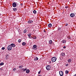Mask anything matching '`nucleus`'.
Segmentation results:
<instances>
[{
    "instance_id": "nucleus-1",
    "label": "nucleus",
    "mask_w": 76,
    "mask_h": 76,
    "mask_svg": "<svg viewBox=\"0 0 76 76\" xmlns=\"http://www.w3.org/2000/svg\"><path fill=\"white\" fill-rule=\"evenodd\" d=\"M51 60L53 62H55L57 60V58L56 57H53L51 58Z\"/></svg>"
},
{
    "instance_id": "nucleus-2",
    "label": "nucleus",
    "mask_w": 76,
    "mask_h": 76,
    "mask_svg": "<svg viewBox=\"0 0 76 76\" xmlns=\"http://www.w3.org/2000/svg\"><path fill=\"white\" fill-rule=\"evenodd\" d=\"M46 68L47 70L50 71V69H51V66H50V65H48L46 66Z\"/></svg>"
},
{
    "instance_id": "nucleus-3",
    "label": "nucleus",
    "mask_w": 76,
    "mask_h": 76,
    "mask_svg": "<svg viewBox=\"0 0 76 76\" xmlns=\"http://www.w3.org/2000/svg\"><path fill=\"white\" fill-rule=\"evenodd\" d=\"M12 46L10 45H8V46L7 47V49L9 51H10V50H12Z\"/></svg>"
},
{
    "instance_id": "nucleus-4",
    "label": "nucleus",
    "mask_w": 76,
    "mask_h": 76,
    "mask_svg": "<svg viewBox=\"0 0 76 76\" xmlns=\"http://www.w3.org/2000/svg\"><path fill=\"white\" fill-rule=\"evenodd\" d=\"M59 73L60 76H63V71H59Z\"/></svg>"
},
{
    "instance_id": "nucleus-5",
    "label": "nucleus",
    "mask_w": 76,
    "mask_h": 76,
    "mask_svg": "<svg viewBox=\"0 0 76 76\" xmlns=\"http://www.w3.org/2000/svg\"><path fill=\"white\" fill-rule=\"evenodd\" d=\"M17 5V4H16L15 2H14L12 4V6L13 7H16Z\"/></svg>"
},
{
    "instance_id": "nucleus-6",
    "label": "nucleus",
    "mask_w": 76,
    "mask_h": 76,
    "mask_svg": "<svg viewBox=\"0 0 76 76\" xmlns=\"http://www.w3.org/2000/svg\"><path fill=\"white\" fill-rule=\"evenodd\" d=\"M75 16V14L74 13H72L70 14V16L71 18L73 17V16Z\"/></svg>"
},
{
    "instance_id": "nucleus-7",
    "label": "nucleus",
    "mask_w": 76,
    "mask_h": 76,
    "mask_svg": "<svg viewBox=\"0 0 76 76\" xmlns=\"http://www.w3.org/2000/svg\"><path fill=\"white\" fill-rule=\"evenodd\" d=\"M10 45L11 46V47H15L16 45L15 44L13 43H12L10 44Z\"/></svg>"
},
{
    "instance_id": "nucleus-8",
    "label": "nucleus",
    "mask_w": 76,
    "mask_h": 76,
    "mask_svg": "<svg viewBox=\"0 0 76 76\" xmlns=\"http://www.w3.org/2000/svg\"><path fill=\"white\" fill-rule=\"evenodd\" d=\"M38 60V58L37 57V56H35L34 58V61H37V60Z\"/></svg>"
},
{
    "instance_id": "nucleus-9",
    "label": "nucleus",
    "mask_w": 76,
    "mask_h": 76,
    "mask_svg": "<svg viewBox=\"0 0 76 76\" xmlns=\"http://www.w3.org/2000/svg\"><path fill=\"white\" fill-rule=\"evenodd\" d=\"M28 23L29 24L32 23H33V21L32 20H29L28 21Z\"/></svg>"
},
{
    "instance_id": "nucleus-10",
    "label": "nucleus",
    "mask_w": 76,
    "mask_h": 76,
    "mask_svg": "<svg viewBox=\"0 0 76 76\" xmlns=\"http://www.w3.org/2000/svg\"><path fill=\"white\" fill-rule=\"evenodd\" d=\"M31 34L30 33L29 34H28V36L29 37V38H32V37L31 36Z\"/></svg>"
},
{
    "instance_id": "nucleus-11",
    "label": "nucleus",
    "mask_w": 76,
    "mask_h": 76,
    "mask_svg": "<svg viewBox=\"0 0 76 76\" xmlns=\"http://www.w3.org/2000/svg\"><path fill=\"white\" fill-rule=\"evenodd\" d=\"M49 28H51L52 26V24L51 23H49L48 25Z\"/></svg>"
},
{
    "instance_id": "nucleus-12",
    "label": "nucleus",
    "mask_w": 76,
    "mask_h": 76,
    "mask_svg": "<svg viewBox=\"0 0 76 76\" xmlns=\"http://www.w3.org/2000/svg\"><path fill=\"white\" fill-rule=\"evenodd\" d=\"M26 72L27 73H29L30 72V71H29V69H27L26 70Z\"/></svg>"
},
{
    "instance_id": "nucleus-13",
    "label": "nucleus",
    "mask_w": 76,
    "mask_h": 76,
    "mask_svg": "<svg viewBox=\"0 0 76 76\" xmlns=\"http://www.w3.org/2000/svg\"><path fill=\"white\" fill-rule=\"evenodd\" d=\"M13 10H14V12H16V11H17V8H13Z\"/></svg>"
},
{
    "instance_id": "nucleus-14",
    "label": "nucleus",
    "mask_w": 76,
    "mask_h": 76,
    "mask_svg": "<svg viewBox=\"0 0 76 76\" xmlns=\"http://www.w3.org/2000/svg\"><path fill=\"white\" fill-rule=\"evenodd\" d=\"M52 42H53L52 40H50L49 41V44H52Z\"/></svg>"
},
{
    "instance_id": "nucleus-15",
    "label": "nucleus",
    "mask_w": 76,
    "mask_h": 76,
    "mask_svg": "<svg viewBox=\"0 0 76 76\" xmlns=\"http://www.w3.org/2000/svg\"><path fill=\"white\" fill-rule=\"evenodd\" d=\"M67 38L69 40L70 39H71V37H70V36H69L67 37Z\"/></svg>"
},
{
    "instance_id": "nucleus-16",
    "label": "nucleus",
    "mask_w": 76,
    "mask_h": 76,
    "mask_svg": "<svg viewBox=\"0 0 76 76\" xmlns=\"http://www.w3.org/2000/svg\"><path fill=\"white\" fill-rule=\"evenodd\" d=\"M61 55L62 56H65V53H61Z\"/></svg>"
},
{
    "instance_id": "nucleus-17",
    "label": "nucleus",
    "mask_w": 76,
    "mask_h": 76,
    "mask_svg": "<svg viewBox=\"0 0 76 76\" xmlns=\"http://www.w3.org/2000/svg\"><path fill=\"white\" fill-rule=\"evenodd\" d=\"M62 42L64 44H66V40H63L62 41Z\"/></svg>"
},
{
    "instance_id": "nucleus-18",
    "label": "nucleus",
    "mask_w": 76,
    "mask_h": 76,
    "mask_svg": "<svg viewBox=\"0 0 76 76\" xmlns=\"http://www.w3.org/2000/svg\"><path fill=\"white\" fill-rule=\"evenodd\" d=\"M68 63H70L72 61V60L71 59H69L68 61Z\"/></svg>"
},
{
    "instance_id": "nucleus-19",
    "label": "nucleus",
    "mask_w": 76,
    "mask_h": 76,
    "mask_svg": "<svg viewBox=\"0 0 76 76\" xmlns=\"http://www.w3.org/2000/svg\"><path fill=\"white\" fill-rule=\"evenodd\" d=\"M22 44L23 45H24V46H25V45L26 44V43H25V42H23L22 43Z\"/></svg>"
},
{
    "instance_id": "nucleus-20",
    "label": "nucleus",
    "mask_w": 76,
    "mask_h": 76,
    "mask_svg": "<svg viewBox=\"0 0 76 76\" xmlns=\"http://www.w3.org/2000/svg\"><path fill=\"white\" fill-rule=\"evenodd\" d=\"M27 31V30L26 29H25L23 31V33H26V32Z\"/></svg>"
},
{
    "instance_id": "nucleus-21",
    "label": "nucleus",
    "mask_w": 76,
    "mask_h": 76,
    "mask_svg": "<svg viewBox=\"0 0 76 76\" xmlns=\"http://www.w3.org/2000/svg\"><path fill=\"white\" fill-rule=\"evenodd\" d=\"M65 73L66 74H68V73H69V71H68V70H66Z\"/></svg>"
},
{
    "instance_id": "nucleus-22",
    "label": "nucleus",
    "mask_w": 76,
    "mask_h": 76,
    "mask_svg": "<svg viewBox=\"0 0 76 76\" xmlns=\"http://www.w3.org/2000/svg\"><path fill=\"white\" fill-rule=\"evenodd\" d=\"M33 12L34 13V14H35L37 13V11H36V10H34V11H33Z\"/></svg>"
},
{
    "instance_id": "nucleus-23",
    "label": "nucleus",
    "mask_w": 76,
    "mask_h": 76,
    "mask_svg": "<svg viewBox=\"0 0 76 76\" xmlns=\"http://www.w3.org/2000/svg\"><path fill=\"white\" fill-rule=\"evenodd\" d=\"M37 37H36V36H34L33 37H32V38L33 39H35Z\"/></svg>"
},
{
    "instance_id": "nucleus-24",
    "label": "nucleus",
    "mask_w": 76,
    "mask_h": 76,
    "mask_svg": "<svg viewBox=\"0 0 76 76\" xmlns=\"http://www.w3.org/2000/svg\"><path fill=\"white\" fill-rule=\"evenodd\" d=\"M4 64V63H3V62L1 63L0 64V65L1 66H3V65Z\"/></svg>"
},
{
    "instance_id": "nucleus-25",
    "label": "nucleus",
    "mask_w": 76,
    "mask_h": 76,
    "mask_svg": "<svg viewBox=\"0 0 76 76\" xmlns=\"http://www.w3.org/2000/svg\"><path fill=\"white\" fill-rule=\"evenodd\" d=\"M27 70V68H26L25 69H24L23 70V71L24 72H25V71H26V70Z\"/></svg>"
},
{
    "instance_id": "nucleus-26",
    "label": "nucleus",
    "mask_w": 76,
    "mask_h": 76,
    "mask_svg": "<svg viewBox=\"0 0 76 76\" xmlns=\"http://www.w3.org/2000/svg\"><path fill=\"white\" fill-rule=\"evenodd\" d=\"M18 42H21V40L20 39H19L18 40Z\"/></svg>"
},
{
    "instance_id": "nucleus-27",
    "label": "nucleus",
    "mask_w": 76,
    "mask_h": 76,
    "mask_svg": "<svg viewBox=\"0 0 76 76\" xmlns=\"http://www.w3.org/2000/svg\"><path fill=\"white\" fill-rule=\"evenodd\" d=\"M2 50H4L5 49V48L4 47H2L1 48Z\"/></svg>"
},
{
    "instance_id": "nucleus-28",
    "label": "nucleus",
    "mask_w": 76,
    "mask_h": 76,
    "mask_svg": "<svg viewBox=\"0 0 76 76\" xmlns=\"http://www.w3.org/2000/svg\"><path fill=\"white\" fill-rule=\"evenodd\" d=\"M33 47L34 48H36V47H37V45H34L33 46Z\"/></svg>"
},
{
    "instance_id": "nucleus-29",
    "label": "nucleus",
    "mask_w": 76,
    "mask_h": 76,
    "mask_svg": "<svg viewBox=\"0 0 76 76\" xmlns=\"http://www.w3.org/2000/svg\"><path fill=\"white\" fill-rule=\"evenodd\" d=\"M16 70V68H14L13 69V71H15Z\"/></svg>"
},
{
    "instance_id": "nucleus-30",
    "label": "nucleus",
    "mask_w": 76,
    "mask_h": 76,
    "mask_svg": "<svg viewBox=\"0 0 76 76\" xmlns=\"http://www.w3.org/2000/svg\"><path fill=\"white\" fill-rule=\"evenodd\" d=\"M19 67L20 69V68H22V67L21 66H19Z\"/></svg>"
},
{
    "instance_id": "nucleus-31",
    "label": "nucleus",
    "mask_w": 76,
    "mask_h": 76,
    "mask_svg": "<svg viewBox=\"0 0 76 76\" xmlns=\"http://www.w3.org/2000/svg\"><path fill=\"white\" fill-rule=\"evenodd\" d=\"M43 32H44L46 33V31H45V30H43Z\"/></svg>"
},
{
    "instance_id": "nucleus-32",
    "label": "nucleus",
    "mask_w": 76,
    "mask_h": 76,
    "mask_svg": "<svg viewBox=\"0 0 76 76\" xmlns=\"http://www.w3.org/2000/svg\"><path fill=\"white\" fill-rule=\"evenodd\" d=\"M40 73H41V71H40L39 72H38V74H40Z\"/></svg>"
},
{
    "instance_id": "nucleus-33",
    "label": "nucleus",
    "mask_w": 76,
    "mask_h": 76,
    "mask_svg": "<svg viewBox=\"0 0 76 76\" xmlns=\"http://www.w3.org/2000/svg\"><path fill=\"white\" fill-rule=\"evenodd\" d=\"M69 25V24H66V25H65V26H67L68 25Z\"/></svg>"
},
{
    "instance_id": "nucleus-34",
    "label": "nucleus",
    "mask_w": 76,
    "mask_h": 76,
    "mask_svg": "<svg viewBox=\"0 0 76 76\" xmlns=\"http://www.w3.org/2000/svg\"><path fill=\"white\" fill-rule=\"evenodd\" d=\"M65 66H69V64H66Z\"/></svg>"
},
{
    "instance_id": "nucleus-35",
    "label": "nucleus",
    "mask_w": 76,
    "mask_h": 76,
    "mask_svg": "<svg viewBox=\"0 0 76 76\" xmlns=\"http://www.w3.org/2000/svg\"><path fill=\"white\" fill-rule=\"evenodd\" d=\"M66 48V46H64V47H63V48H64L65 49V48Z\"/></svg>"
},
{
    "instance_id": "nucleus-36",
    "label": "nucleus",
    "mask_w": 76,
    "mask_h": 76,
    "mask_svg": "<svg viewBox=\"0 0 76 76\" xmlns=\"http://www.w3.org/2000/svg\"><path fill=\"white\" fill-rule=\"evenodd\" d=\"M65 8H68V7H67V6H66V7H65Z\"/></svg>"
},
{
    "instance_id": "nucleus-37",
    "label": "nucleus",
    "mask_w": 76,
    "mask_h": 76,
    "mask_svg": "<svg viewBox=\"0 0 76 76\" xmlns=\"http://www.w3.org/2000/svg\"><path fill=\"white\" fill-rule=\"evenodd\" d=\"M23 69H24V68L22 69H21V70H23Z\"/></svg>"
},
{
    "instance_id": "nucleus-38",
    "label": "nucleus",
    "mask_w": 76,
    "mask_h": 76,
    "mask_svg": "<svg viewBox=\"0 0 76 76\" xmlns=\"http://www.w3.org/2000/svg\"><path fill=\"white\" fill-rule=\"evenodd\" d=\"M1 13H0V16H1Z\"/></svg>"
},
{
    "instance_id": "nucleus-39",
    "label": "nucleus",
    "mask_w": 76,
    "mask_h": 76,
    "mask_svg": "<svg viewBox=\"0 0 76 76\" xmlns=\"http://www.w3.org/2000/svg\"><path fill=\"white\" fill-rule=\"evenodd\" d=\"M23 67V66L22 65V66H21V67Z\"/></svg>"
},
{
    "instance_id": "nucleus-40",
    "label": "nucleus",
    "mask_w": 76,
    "mask_h": 76,
    "mask_svg": "<svg viewBox=\"0 0 76 76\" xmlns=\"http://www.w3.org/2000/svg\"><path fill=\"white\" fill-rule=\"evenodd\" d=\"M39 76H41V75H39Z\"/></svg>"
}]
</instances>
